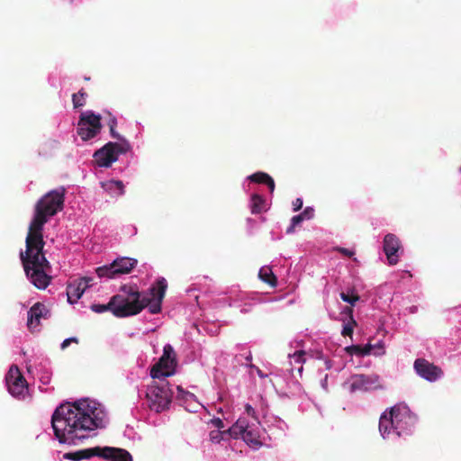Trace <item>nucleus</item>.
Segmentation results:
<instances>
[{
	"mask_svg": "<svg viewBox=\"0 0 461 461\" xmlns=\"http://www.w3.org/2000/svg\"><path fill=\"white\" fill-rule=\"evenodd\" d=\"M337 250L339 253H341L342 255L347 256V257H352L354 255V251L351 249H348L338 248Z\"/></svg>",
	"mask_w": 461,
	"mask_h": 461,
	"instance_id": "43",
	"label": "nucleus"
},
{
	"mask_svg": "<svg viewBox=\"0 0 461 461\" xmlns=\"http://www.w3.org/2000/svg\"><path fill=\"white\" fill-rule=\"evenodd\" d=\"M414 369L418 375L429 382H435L442 376L440 368L423 358L415 360Z\"/></svg>",
	"mask_w": 461,
	"mask_h": 461,
	"instance_id": "15",
	"label": "nucleus"
},
{
	"mask_svg": "<svg viewBox=\"0 0 461 461\" xmlns=\"http://www.w3.org/2000/svg\"><path fill=\"white\" fill-rule=\"evenodd\" d=\"M300 214L305 221L312 220L314 217V208L307 206Z\"/></svg>",
	"mask_w": 461,
	"mask_h": 461,
	"instance_id": "34",
	"label": "nucleus"
},
{
	"mask_svg": "<svg viewBox=\"0 0 461 461\" xmlns=\"http://www.w3.org/2000/svg\"><path fill=\"white\" fill-rule=\"evenodd\" d=\"M252 369V371H255L256 374L260 377V378H266L267 377V374H265L262 372V370H260L258 366H250V370Z\"/></svg>",
	"mask_w": 461,
	"mask_h": 461,
	"instance_id": "44",
	"label": "nucleus"
},
{
	"mask_svg": "<svg viewBox=\"0 0 461 461\" xmlns=\"http://www.w3.org/2000/svg\"><path fill=\"white\" fill-rule=\"evenodd\" d=\"M69 2H72V0H69Z\"/></svg>",
	"mask_w": 461,
	"mask_h": 461,
	"instance_id": "51",
	"label": "nucleus"
},
{
	"mask_svg": "<svg viewBox=\"0 0 461 461\" xmlns=\"http://www.w3.org/2000/svg\"><path fill=\"white\" fill-rule=\"evenodd\" d=\"M255 184H266L272 194L275 190V182L268 174L257 172L247 176L246 180L242 184L243 190L246 193L253 191L249 201V208L251 213L259 214L268 210V204L263 196L258 194V191L252 186V185Z\"/></svg>",
	"mask_w": 461,
	"mask_h": 461,
	"instance_id": "6",
	"label": "nucleus"
},
{
	"mask_svg": "<svg viewBox=\"0 0 461 461\" xmlns=\"http://www.w3.org/2000/svg\"><path fill=\"white\" fill-rule=\"evenodd\" d=\"M247 222H248L249 225H251V224H253L255 222V221L253 219H251V218H248L247 219Z\"/></svg>",
	"mask_w": 461,
	"mask_h": 461,
	"instance_id": "47",
	"label": "nucleus"
},
{
	"mask_svg": "<svg viewBox=\"0 0 461 461\" xmlns=\"http://www.w3.org/2000/svg\"><path fill=\"white\" fill-rule=\"evenodd\" d=\"M303 207V199L302 198H296L293 202V209L294 212L299 211Z\"/></svg>",
	"mask_w": 461,
	"mask_h": 461,
	"instance_id": "41",
	"label": "nucleus"
},
{
	"mask_svg": "<svg viewBox=\"0 0 461 461\" xmlns=\"http://www.w3.org/2000/svg\"><path fill=\"white\" fill-rule=\"evenodd\" d=\"M229 436H231L230 434L229 429L223 431L219 429H213L209 434L210 440L214 444H221V442L226 441Z\"/></svg>",
	"mask_w": 461,
	"mask_h": 461,
	"instance_id": "27",
	"label": "nucleus"
},
{
	"mask_svg": "<svg viewBox=\"0 0 461 461\" xmlns=\"http://www.w3.org/2000/svg\"><path fill=\"white\" fill-rule=\"evenodd\" d=\"M109 422L104 405L91 398L62 403L51 416V426L61 444L78 445Z\"/></svg>",
	"mask_w": 461,
	"mask_h": 461,
	"instance_id": "2",
	"label": "nucleus"
},
{
	"mask_svg": "<svg viewBox=\"0 0 461 461\" xmlns=\"http://www.w3.org/2000/svg\"><path fill=\"white\" fill-rule=\"evenodd\" d=\"M174 391L173 398H175L176 402L183 406L187 411L195 413L203 408V405L199 402L196 396L194 393L185 391L180 385H174Z\"/></svg>",
	"mask_w": 461,
	"mask_h": 461,
	"instance_id": "14",
	"label": "nucleus"
},
{
	"mask_svg": "<svg viewBox=\"0 0 461 461\" xmlns=\"http://www.w3.org/2000/svg\"><path fill=\"white\" fill-rule=\"evenodd\" d=\"M295 384H296L297 387H300V384L299 383L296 382Z\"/></svg>",
	"mask_w": 461,
	"mask_h": 461,
	"instance_id": "50",
	"label": "nucleus"
},
{
	"mask_svg": "<svg viewBox=\"0 0 461 461\" xmlns=\"http://www.w3.org/2000/svg\"><path fill=\"white\" fill-rule=\"evenodd\" d=\"M101 117L99 114L94 113L92 111H86L83 113L80 116L79 122L86 124L92 129H95L100 131L101 129Z\"/></svg>",
	"mask_w": 461,
	"mask_h": 461,
	"instance_id": "24",
	"label": "nucleus"
},
{
	"mask_svg": "<svg viewBox=\"0 0 461 461\" xmlns=\"http://www.w3.org/2000/svg\"><path fill=\"white\" fill-rule=\"evenodd\" d=\"M137 259L132 258H119L108 266L96 268L98 277L113 278L118 275L128 274L137 265Z\"/></svg>",
	"mask_w": 461,
	"mask_h": 461,
	"instance_id": "11",
	"label": "nucleus"
},
{
	"mask_svg": "<svg viewBox=\"0 0 461 461\" xmlns=\"http://www.w3.org/2000/svg\"><path fill=\"white\" fill-rule=\"evenodd\" d=\"M290 348H294V350L300 348L304 349V342L302 339H295L290 342Z\"/></svg>",
	"mask_w": 461,
	"mask_h": 461,
	"instance_id": "38",
	"label": "nucleus"
},
{
	"mask_svg": "<svg viewBox=\"0 0 461 461\" xmlns=\"http://www.w3.org/2000/svg\"><path fill=\"white\" fill-rule=\"evenodd\" d=\"M250 366H256L252 364V362H245V366L241 368V370L248 375L250 378H254V375H257L255 371L250 370Z\"/></svg>",
	"mask_w": 461,
	"mask_h": 461,
	"instance_id": "37",
	"label": "nucleus"
},
{
	"mask_svg": "<svg viewBox=\"0 0 461 461\" xmlns=\"http://www.w3.org/2000/svg\"><path fill=\"white\" fill-rule=\"evenodd\" d=\"M167 288V282L159 277L155 285L151 286L146 294H141L131 286L123 285L122 294L113 295L110 300L112 312L114 316L123 318L136 315L145 307L152 314L161 311L162 300Z\"/></svg>",
	"mask_w": 461,
	"mask_h": 461,
	"instance_id": "3",
	"label": "nucleus"
},
{
	"mask_svg": "<svg viewBox=\"0 0 461 461\" xmlns=\"http://www.w3.org/2000/svg\"><path fill=\"white\" fill-rule=\"evenodd\" d=\"M324 365H325L326 369H330L332 367V362L330 359H325Z\"/></svg>",
	"mask_w": 461,
	"mask_h": 461,
	"instance_id": "45",
	"label": "nucleus"
},
{
	"mask_svg": "<svg viewBox=\"0 0 461 461\" xmlns=\"http://www.w3.org/2000/svg\"><path fill=\"white\" fill-rule=\"evenodd\" d=\"M49 311L41 303H34L28 312L27 326L31 330H35L41 321V319H46Z\"/></svg>",
	"mask_w": 461,
	"mask_h": 461,
	"instance_id": "19",
	"label": "nucleus"
},
{
	"mask_svg": "<svg viewBox=\"0 0 461 461\" xmlns=\"http://www.w3.org/2000/svg\"><path fill=\"white\" fill-rule=\"evenodd\" d=\"M101 186L111 197H119L124 194V185L120 180L103 181Z\"/></svg>",
	"mask_w": 461,
	"mask_h": 461,
	"instance_id": "23",
	"label": "nucleus"
},
{
	"mask_svg": "<svg viewBox=\"0 0 461 461\" xmlns=\"http://www.w3.org/2000/svg\"><path fill=\"white\" fill-rule=\"evenodd\" d=\"M401 244L399 239L392 233L386 234L384 239V251L390 265L397 264Z\"/></svg>",
	"mask_w": 461,
	"mask_h": 461,
	"instance_id": "18",
	"label": "nucleus"
},
{
	"mask_svg": "<svg viewBox=\"0 0 461 461\" xmlns=\"http://www.w3.org/2000/svg\"><path fill=\"white\" fill-rule=\"evenodd\" d=\"M65 193L62 186L50 190L36 203L25 240L26 249L20 252L25 275L38 289H45L50 283V276L47 275L50 265L43 253V228L50 218L63 210Z\"/></svg>",
	"mask_w": 461,
	"mask_h": 461,
	"instance_id": "1",
	"label": "nucleus"
},
{
	"mask_svg": "<svg viewBox=\"0 0 461 461\" xmlns=\"http://www.w3.org/2000/svg\"><path fill=\"white\" fill-rule=\"evenodd\" d=\"M210 423L219 430L224 427L223 421L220 418L212 419Z\"/></svg>",
	"mask_w": 461,
	"mask_h": 461,
	"instance_id": "39",
	"label": "nucleus"
},
{
	"mask_svg": "<svg viewBox=\"0 0 461 461\" xmlns=\"http://www.w3.org/2000/svg\"><path fill=\"white\" fill-rule=\"evenodd\" d=\"M100 131L92 129V127L78 122L77 134L83 140H88L95 138Z\"/></svg>",
	"mask_w": 461,
	"mask_h": 461,
	"instance_id": "26",
	"label": "nucleus"
},
{
	"mask_svg": "<svg viewBox=\"0 0 461 461\" xmlns=\"http://www.w3.org/2000/svg\"><path fill=\"white\" fill-rule=\"evenodd\" d=\"M240 312H247V309L242 308V309L240 310Z\"/></svg>",
	"mask_w": 461,
	"mask_h": 461,
	"instance_id": "48",
	"label": "nucleus"
},
{
	"mask_svg": "<svg viewBox=\"0 0 461 461\" xmlns=\"http://www.w3.org/2000/svg\"><path fill=\"white\" fill-rule=\"evenodd\" d=\"M417 417L405 404H395L380 416L379 432L384 439L410 436L414 431Z\"/></svg>",
	"mask_w": 461,
	"mask_h": 461,
	"instance_id": "5",
	"label": "nucleus"
},
{
	"mask_svg": "<svg viewBox=\"0 0 461 461\" xmlns=\"http://www.w3.org/2000/svg\"><path fill=\"white\" fill-rule=\"evenodd\" d=\"M5 384L13 397L18 400L25 399L28 394V384L16 365L9 368L5 375Z\"/></svg>",
	"mask_w": 461,
	"mask_h": 461,
	"instance_id": "10",
	"label": "nucleus"
},
{
	"mask_svg": "<svg viewBox=\"0 0 461 461\" xmlns=\"http://www.w3.org/2000/svg\"><path fill=\"white\" fill-rule=\"evenodd\" d=\"M273 423L269 429H263L259 419L256 416L255 409L249 404L245 405L244 416L229 429L230 434L234 438H241L251 447L258 449L261 447L267 438L269 439L281 437L287 429L286 423L277 417H272Z\"/></svg>",
	"mask_w": 461,
	"mask_h": 461,
	"instance_id": "4",
	"label": "nucleus"
},
{
	"mask_svg": "<svg viewBox=\"0 0 461 461\" xmlns=\"http://www.w3.org/2000/svg\"><path fill=\"white\" fill-rule=\"evenodd\" d=\"M35 373L32 365H27V371L29 374L35 375L42 385H48L50 383L52 371L50 367V361L48 358L42 357L35 363Z\"/></svg>",
	"mask_w": 461,
	"mask_h": 461,
	"instance_id": "17",
	"label": "nucleus"
},
{
	"mask_svg": "<svg viewBox=\"0 0 461 461\" xmlns=\"http://www.w3.org/2000/svg\"><path fill=\"white\" fill-rule=\"evenodd\" d=\"M378 377L375 375H353L343 384L350 393L367 392L377 387Z\"/></svg>",
	"mask_w": 461,
	"mask_h": 461,
	"instance_id": "12",
	"label": "nucleus"
},
{
	"mask_svg": "<svg viewBox=\"0 0 461 461\" xmlns=\"http://www.w3.org/2000/svg\"><path fill=\"white\" fill-rule=\"evenodd\" d=\"M91 310L96 313H103L107 311L112 312V306H110V302L107 304H92Z\"/></svg>",
	"mask_w": 461,
	"mask_h": 461,
	"instance_id": "33",
	"label": "nucleus"
},
{
	"mask_svg": "<svg viewBox=\"0 0 461 461\" xmlns=\"http://www.w3.org/2000/svg\"><path fill=\"white\" fill-rule=\"evenodd\" d=\"M305 220L303 218V216L299 213L297 215H294L291 219L290 225L286 229L287 234H292L294 232V229L302 224L303 221Z\"/></svg>",
	"mask_w": 461,
	"mask_h": 461,
	"instance_id": "30",
	"label": "nucleus"
},
{
	"mask_svg": "<svg viewBox=\"0 0 461 461\" xmlns=\"http://www.w3.org/2000/svg\"><path fill=\"white\" fill-rule=\"evenodd\" d=\"M129 149L130 144L127 140L122 144L109 142L95 152V162L99 167H109L118 159L120 153H124Z\"/></svg>",
	"mask_w": 461,
	"mask_h": 461,
	"instance_id": "9",
	"label": "nucleus"
},
{
	"mask_svg": "<svg viewBox=\"0 0 461 461\" xmlns=\"http://www.w3.org/2000/svg\"><path fill=\"white\" fill-rule=\"evenodd\" d=\"M321 387L323 389V391L328 392V374H325L324 376L321 379L320 382Z\"/></svg>",
	"mask_w": 461,
	"mask_h": 461,
	"instance_id": "42",
	"label": "nucleus"
},
{
	"mask_svg": "<svg viewBox=\"0 0 461 461\" xmlns=\"http://www.w3.org/2000/svg\"><path fill=\"white\" fill-rule=\"evenodd\" d=\"M85 95L86 94L82 91L72 95V102L75 107H81L85 105Z\"/></svg>",
	"mask_w": 461,
	"mask_h": 461,
	"instance_id": "31",
	"label": "nucleus"
},
{
	"mask_svg": "<svg viewBox=\"0 0 461 461\" xmlns=\"http://www.w3.org/2000/svg\"><path fill=\"white\" fill-rule=\"evenodd\" d=\"M233 357V368L240 366L241 369L245 362H252V353L247 344H237Z\"/></svg>",
	"mask_w": 461,
	"mask_h": 461,
	"instance_id": "21",
	"label": "nucleus"
},
{
	"mask_svg": "<svg viewBox=\"0 0 461 461\" xmlns=\"http://www.w3.org/2000/svg\"><path fill=\"white\" fill-rule=\"evenodd\" d=\"M137 125L140 126V128H142L140 122H137Z\"/></svg>",
	"mask_w": 461,
	"mask_h": 461,
	"instance_id": "49",
	"label": "nucleus"
},
{
	"mask_svg": "<svg viewBox=\"0 0 461 461\" xmlns=\"http://www.w3.org/2000/svg\"><path fill=\"white\" fill-rule=\"evenodd\" d=\"M93 276H83L71 281L67 286L68 302L76 303L83 294L94 285Z\"/></svg>",
	"mask_w": 461,
	"mask_h": 461,
	"instance_id": "13",
	"label": "nucleus"
},
{
	"mask_svg": "<svg viewBox=\"0 0 461 461\" xmlns=\"http://www.w3.org/2000/svg\"><path fill=\"white\" fill-rule=\"evenodd\" d=\"M346 310L348 312L349 314H351L352 311L350 308L347 307ZM349 318H350V321H348L347 323H344V325H343V329L341 331V334L343 336H351L353 333L355 321L353 320L352 315H350Z\"/></svg>",
	"mask_w": 461,
	"mask_h": 461,
	"instance_id": "29",
	"label": "nucleus"
},
{
	"mask_svg": "<svg viewBox=\"0 0 461 461\" xmlns=\"http://www.w3.org/2000/svg\"><path fill=\"white\" fill-rule=\"evenodd\" d=\"M253 408L256 411V416L258 417L259 414H262L265 416L267 408V401L260 395L259 396V403L256 407H253Z\"/></svg>",
	"mask_w": 461,
	"mask_h": 461,
	"instance_id": "32",
	"label": "nucleus"
},
{
	"mask_svg": "<svg viewBox=\"0 0 461 461\" xmlns=\"http://www.w3.org/2000/svg\"><path fill=\"white\" fill-rule=\"evenodd\" d=\"M345 350L348 354L353 356H366V355H383L384 353V347L379 342L376 345L366 344L365 347H361L359 345H351L345 348Z\"/></svg>",
	"mask_w": 461,
	"mask_h": 461,
	"instance_id": "20",
	"label": "nucleus"
},
{
	"mask_svg": "<svg viewBox=\"0 0 461 461\" xmlns=\"http://www.w3.org/2000/svg\"><path fill=\"white\" fill-rule=\"evenodd\" d=\"M306 351L304 349H296L294 352L288 353V360L291 368L288 369L292 374L294 369H297V372L301 375L303 372V364L305 362L306 358Z\"/></svg>",
	"mask_w": 461,
	"mask_h": 461,
	"instance_id": "22",
	"label": "nucleus"
},
{
	"mask_svg": "<svg viewBox=\"0 0 461 461\" xmlns=\"http://www.w3.org/2000/svg\"><path fill=\"white\" fill-rule=\"evenodd\" d=\"M339 295L343 302L348 303L352 306L359 301V296L355 294L353 290H348L347 292L342 291Z\"/></svg>",
	"mask_w": 461,
	"mask_h": 461,
	"instance_id": "28",
	"label": "nucleus"
},
{
	"mask_svg": "<svg viewBox=\"0 0 461 461\" xmlns=\"http://www.w3.org/2000/svg\"><path fill=\"white\" fill-rule=\"evenodd\" d=\"M77 341H78L77 338H76V337L68 338V339L63 340V342L60 345V348L62 349H65V348H67L71 344V342L77 343Z\"/></svg>",
	"mask_w": 461,
	"mask_h": 461,
	"instance_id": "40",
	"label": "nucleus"
},
{
	"mask_svg": "<svg viewBox=\"0 0 461 461\" xmlns=\"http://www.w3.org/2000/svg\"><path fill=\"white\" fill-rule=\"evenodd\" d=\"M39 389L41 391V392H51L53 391V387H50V388H43L41 385L39 386Z\"/></svg>",
	"mask_w": 461,
	"mask_h": 461,
	"instance_id": "46",
	"label": "nucleus"
},
{
	"mask_svg": "<svg viewBox=\"0 0 461 461\" xmlns=\"http://www.w3.org/2000/svg\"><path fill=\"white\" fill-rule=\"evenodd\" d=\"M93 456H99L110 461H132L131 455L123 448L112 447H95L64 453L61 459L81 461Z\"/></svg>",
	"mask_w": 461,
	"mask_h": 461,
	"instance_id": "7",
	"label": "nucleus"
},
{
	"mask_svg": "<svg viewBox=\"0 0 461 461\" xmlns=\"http://www.w3.org/2000/svg\"><path fill=\"white\" fill-rule=\"evenodd\" d=\"M174 386L166 380L153 381L146 392L147 402L150 410L162 412L169 408L173 395Z\"/></svg>",
	"mask_w": 461,
	"mask_h": 461,
	"instance_id": "8",
	"label": "nucleus"
},
{
	"mask_svg": "<svg viewBox=\"0 0 461 461\" xmlns=\"http://www.w3.org/2000/svg\"><path fill=\"white\" fill-rule=\"evenodd\" d=\"M116 119L115 118H112L110 120V122H109V126H110V131H111V134L113 138H116L118 140H125L124 139H122L115 131H114V127L116 126Z\"/></svg>",
	"mask_w": 461,
	"mask_h": 461,
	"instance_id": "36",
	"label": "nucleus"
},
{
	"mask_svg": "<svg viewBox=\"0 0 461 461\" xmlns=\"http://www.w3.org/2000/svg\"><path fill=\"white\" fill-rule=\"evenodd\" d=\"M258 276L263 282L268 284L272 287H276L277 285L276 276L274 275L271 267H262L259 269Z\"/></svg>",
	"mask_w": 461,
	"mask_h": 461,
	"instance_id": "25",
	"label": "nucleus"
},
{
	"mask_svg": "<svg viewBox=\"0 0 461 461\" xmlns=\"http://www.w3.org/2000/svg\"><path fill=\"white\" fill-rule=\"evenodd\" d=\"M176 366V359H167V357H161L159 361L151 368L150 376L154 380H165L167 377L175 374Z\"/></svg>",
	"mask_w": 461,
	"mask_h": 461,
	"instance_id": "16",
	"label": "nucleus"
},
{
	"mask_svg": "<svg viewBox=\"0 0 461 461\" xmlns=\"http://www.w3.org/2000/svg\"><path fill=\"white\" fill-rule=\"evenodd\" d=\"M162 357H167V359H176L174 349L169 344H167L164 347Z\"/></svg>",
	"mask_w": 461,
	"mask_h": 461,
	"instance_id": "35",
	"label": "nucleus"
}]
</instances>
